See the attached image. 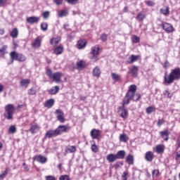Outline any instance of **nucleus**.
Instances as JSON below:
<instances>
[{"label":"nucleus","mask_w":180,"mask_h":180,"mask_svg":"<svg viewBox=\"0 0 180 180\" xmlns=\"http://www.w3.org/2000/svg\"><path fill=\"white\" fill-rule=\"evenodd\" d=\"M136 91H137V86L135 84H131L129 86L128 91L124 98V105H129L131 99L136 101L141 98V95H140V94H136Z\"/></svg>","instance_id":"f257e3e1"},{"label":"nucleus","mask_w":180,"mask_h":180,"mask_svg":"<svg viewBox=\"0 0 180 180\" xmlns=\"http://www.w3.org/2000/svg\"><path fill=\"white\" fill-rule=\"evenodd\" d=\"M180 79V69L176 68L172 70L169 75H165V82L166 84H171L174 81Z\"/></svg>","instance_id":"f03ea898"},{"label":"nucleus","mask_w":180,"mask_h":180,"mask_svg":"<svg viewBox=\"0 0 180 180\" xmlns=\"http://www.w3.org/2000/svg\"><path fill=\"white\" fill-rule=\"evenodd\" d=\"M46 75L49 79H53L56 84H61L63 80L61 77H64V74L60 72H53L51 69L46 70Z\"/></svg>","instance_id":"7ed1b4c3"},{"label":"nucleus","mask_w":180,"mask_h":180,"mask_svg":"<svg viewBox=\"0 0 180 180\" xmlns=\"http://www.w3.org/2000/svg\"><path fill=\"white\" fill-rule=\"evenodd\" d=\"M6 113L4 117L7 120H12L13 119V114L15 113V106L13 104H8L5 106Z\"/></svg>","instance_id":"20e7f679"},{"label":"nucleus","mask_w":180,"mask_h":180,"mask_svg":"<svg viewBox=\"0 0 180 180\" xmlns=\"http://www.w3.org/2000/svg\"><path fill=\"white\" fill-rule=\"evenodd\" d=\"M126 105L127 104H124V100H122V105L121 107L119 108V114L121 116V117H122V119H127V110H126Z\"/></svg>","instance_id":"39448f33"},{"label":"nucleus","mask_w":180,"mask_h":180,"mask_svg":"<svg viewBox=\"0 0 180 180\" xmlns=\"http://www.w3.org/2000/svg\"><path fill=\"white\" fill-rule=\"evenodd\" d=\"M160 26L162 27L163 30H165L167 33H174L175 32V29L172 25L167 23V22H162Z\"/></svg>","instance_id":"423d86ee"},{"label":"nucleus","mask_w":180,"mask_h":180,"mask_svg":"<svg viewBox=\"0 0 180 180\" xmlns=\"http://www.w3.org/2000/svg\"><path fill=\"white\" fill-rule=\"evenodd\" d=\"M70 129L71 128L67 125H60L56 129V130L58 136H60V134H63V133H67Z\"/></svg>","instance_id":"0eeeda50"},{"label":"nucleus","mask_w":180,"mask_h":180,"mask_svg":"<svg viewBox=\"0 0 180 180\" xmlns=\"http://www.w3.org/2000/svg\"><path fill=\"white\" fill-rule=\"evenodd\" d=\"M57 115L56 118L60 123H64L65 122V118H64V112L61 109H58L55 112Z\"/></svg>","instance_id":"6e6552de"},{"label":"nucleus","mask_w":180,"mask_h":180,"mask_svg":"<svg viewBox=\"0 0 180 180\" xmlns=\"http://www.w3.org/2000/svg\"><path fill=\"white\" fill-rule=\"evenodd\" d=\"M33 160L37 161V162H39V164H46L47 162V158L41 155L34 156Z\"/></svg>","instance_id":"1a4fd4ad"},{"label":"nucleus","mask_w":180,"mask_h":180,"mask_svg":"<svg viewBox=\"0 0 180 180\" xmlns=\"http://www.w3.org/2000/svg\"><path fill=\"white\" fill-rule=\"evenodd\" d=\"M57 136L58 134H57L56 129H50L45 134L46 139H51L52 137H57Z\"/></svg>","instance_id":"9d476101"},{"label":"nucleus","mask_w":180,"mask_h":180,"mask_svg":"<svg viewBox=\"0 0 180 180\" xmlns=\"http://www.w3.org/2000/svg\"><path fill=\"white\" fill-rule=\"evenodd\" d=\"M90 136L94 140L98 139L101 136V130L93 129L90 132Z\"/></svg>","instance_id":"9b49d317"},{"label":"nucleus","mask_w":180,"mask_h":180,"mask_svg":"<svg viewBox=\"0 0 180 180\" xmlns=\"http://www.w3.org/2000/svg\"><path fill=\"white\" fill-rule=\"evenodd\" d=\"M39 21H40L39 17L32 16V17H28L27 18V23H30V25H33L34 23H39Z\"/></svg>","instance_id":"f8f14e48"},{"label":"nucleus","mask_w":180,"mask_h":180,"mask_svg":"<svg viewBox=\"0 0 180 180\" xmlns=\"http://www.w3.org/2000/svg\"><path fill=\"white\" fill-rule=\"evenodd\" d=\"M32 46L34 47V49H40L41 46V39H40V37H38L34 39V42L32 44Z\"/></svg>","instance_id":"ddd939ff"},{"label":"nucleus","mask_w":180,"mask_h":180,"mask_svg":"<svg viewBox=\"0 0 180 180\" xmlns=\"http://www.w3.org/2000/svg\"><path fill=\"white\" fill-rule=\"evenodd\" d=\"M145 160L148 162H151L154 160V153L152 151H148L145 154Z\"/></svg>","instance_id":"4468645a"},{"label":"nucleus","mask_w":180,"mask_h":180,"mask_svg":"<svg viewBox=\"0 0 180 180\" xmlns=\"http://www.w3.org/2000/svg\"><path fill=\"white\" fill-rule=\"evenodd\" d=\"M63 51H64V47H63V46H58L56 48H55L53 50V53L56 56H60V54H63Z\"/></svg>","instance_id":"2eb2a0df"},{"label":"nucleus","mask_w":180,"mask_h":180,"mask_svg":"<svg viewBox=\"0 0 180 180\" xmlns=\"http://www.w3.org/2000/svg\"><path fill=\"white\" fill-rule=\"evenodd\" d=\"M58 91H60V86H55L49 89L48 92L50 94V95H56V94H58Z\"/></svg>","instance_id":"dca6fc26"},{"label":"nucleus","mask_w":180,"mask_h":180,"mask_svg":"<svg viewBox=\"0 0 180 180\" xmlns=\"http://www.w3.org/2000/svg\"><path fill=\"white\" fill-rule=\"evenodd\" d=\"M126 162L129 165H133L134 164V157L133 155L129 154L126 158Z\"/></svg>","instance_id":"f3484780"},{"label":"nucleus","mask_w":180,"mask_h":180,"mask_svg":"<svg viewBox=\"0 0 180 180\" xmlns=\"http://www.w3.org/2000/svg\"><path fill=\"white\" fill-rule=\"evenodd\" d=\"M106 160L107 161H108V162H115V161L117 160V158H116V155L111 153L107 155Z\"/></svg>","instance_id":"a211bd4d"},{"label":"nucleus","mask_w":180,"mask_h":180,"mask_svg":"<svg viewBox=\"0 0 180 180\" xmlns=\"http://www.w3.org/2000/svg\"><path fill=\"white\" fill-rule=\"evenodd\" d=\"M126 156V152L124 150H120L115 155L117 160H123Z\"/></svg>","instance_id":"6ab92c4d"},{"label":"nucleus","mask_w":180,"mask_h":180,"mask_svg":"<svg viewBox=\"0 0 180 180\" xmlns=\"http://www.w3.org/2000/svg\"><path fill=\"white\" fill-rule=\"evenodd\" d=\"M45 108H48V109H50V108H53L54 106V99L50 98L49 100L46 101L44 103Z\"/></svg>","instance_id":"aec40b11"},{"label":"nucleus","mask_w":180,"mask_h":180,"mask_svg":"<svg viewBox=\"0 0 180 180\" xmlns=\"http://www.w3.org/2000/svg\"><path fill=\"white\" fill-rule=\"evenodd\" d=\"M86 46V41L82 39H80L77 41V49H79V50L82 49H85Z\"/></svg>","instance_id":"412c9836"},{"label":"nucleus","mask_w":180,"mask_h":180,"mask_svg":"<svg viewBox=\"0 0 180 180\" xmlns=\"http://www.w3.org/2000/svg\"><path fill=\"white\" fill-rule=\"evenodd\" d=\"M40 127H39V125L37 124H34L32 125L30 129V133H32V134H36L37 131H39Z\"/></svg>","instance_id":"4be33fe9"},{"label":"nucleus","mask_w":180,"mask_h":180,"mask_svg":"<svg viewBox=\"0 0 180 180\" xmlns=\"http://www.w3.org/2000/svg\"><path fill=\"white\" fill-rule=\"evenodd\" d=\"M61 41V37H53L51 39V44L52 46H57L58 43Z\"/></svg>","instance_id":"5701e85b"},{"label":"nucleus","mask_w":180,"mask_h":180,"mask_svg":"<svg viewBox=\"0 0 180 180\" xmlns=\"http://www.w3.org/2000/svg\"><path fill=\"white\" fill-rule=\"evenodd\" d=\"M29 84H30L29 79H22L20 82V86H25V88H27Z\"/></svg>","instance_id":"b1692460"},{"label":"nucleus","mask_w":180,"mask_h":180,"mask_svg":"<svg viewBox=\"0 0 180 180\" xmlns=\"http://www.w3.org/2000/svg\"><path fill=\"white\" fill-rule=\"evenodd\" d=\"M77 151V147L75 146H67L65 148V153L68 154V153H75Z\"/></svg>","instance_id":"393cba45"},{"label":"nucleus","mask_w":180,"mask_h":180,"mask_svg":"<svg viewBox=\"0 0 180 180\" xmlns=\"http://www.w3.org/2000/svg\"><path fill=\"white\" fill-rule=\"evenodd\" d=\"M164 150H165V146H164V145H158L155 147V151L158 154L164 153Z\"/></svg>","instance_id":"a878e982"},{"label":"nucleus","mask_w":180,"mask_h":180,"mask_svg":"<svg viewBox=\"0 0 180 180\" xmlns=\"http://www.w3.org/2000/svg\"><path fill=\"white\" fill-rule=\"evenodd\" d=\"M111 77L113 79V81H115V82H119L121 78L120 75L115 72L111 73Z\"/></svg>","instance_id":"bb28decb"},{"label":"nucleus","mask_w":180,"mask_h":180,"mask_svg":"<svg viewBox=\"0 0 180 180\" xmlns=\"http://www.w3.org/2000/svg\"><path fill=\"white\" fill-rule=\"evenodd\" d=\"M120 141H122V143H127V141H129V136H127L126 134H120Z\"/></svg>","instance_id":"cd10ccee"},{"label":"nucleus","mask_w":180,"mask_h":180,"mask_svg":"<svg viewBox=\"0 0 180 180\" xmlns=\"http://www.w3.org/2000/svg\"><path fill=\"white\" fill-rule=\"evenodd\" d=\"M99 46H96L91 48V54L93 56H98L99 54Z\"/></svg>","instance_id":"c85d7f7f"},{"label":"nucleus","mask_w":180,"mask_h":180,"mask_svg":"<svg viewBox=\"0 0 180 180\" xmlns=\"http://www.w3.org/2000/svg\"><path fill=\"white\" fill-rule=\"evenodd\" d=\"M19 56V53H16V51H12L10 53V57L12 60V63H13V60H18V57Z\"/></svg>","instance_id":"c756f323"},{"label":"nucleus","mask_w":180,"mask_h":180,"mask_svg":"<svg viewBox=\"0 0 180 180\" xmlns=\"http://www.w3.org/2000/svg\"><path fill=\"white\" fill-rule=\"evenodd\" d=\"M86 65V62H85L84 60H79L77 62V66L78 67V68H85Z\"/></svg>","instance_id":"7c9ffc66"},{"label":"nucleus","mask_w":180,"mask_h":180,"mask_svg":"<svg viewBox=\"0 0 180 180\" xmlns=\"http://www.w3.org/2000/svg\"><path fill=\"white\" fill-rule=\"evenodd\" d=\"M136 19L138 22H143L146 19V15L140 13L136 15Z\"/></svg>","instance_id":"2f4dec72"},{"label":"nucleus","mask_w":180,"mask_h":180,"mask_svg":"<svg viewBox=\"0 0 180 180\" xmlns=\"http://www.w3.org/2000/svg\"><path fill=\"white\" fill-rule=\"evenodd\" d=\"M139 72V69L137 68H132L130 72H129V74H130L131 75V77H134V78H136V77H137V74Z\"/></svg>","instance_id":"473e14b6"},{"label":"nucleus","mask_w":180,"mask_h":180,"mask_svg":"<svg viewBox=\"0 0 180 180\" xmlns=\"http://www.w3.org/2000/svg\"><path fill=\"white\" fill-rule=\"evenodd\" d=\"M93 75L94 77H97V78H99V77H101V69L94 68L93 70Z\"/></svg>","instance_id":"72a5a7b5"},{"label":"nucleus","mask_w":180,"mask_h":180,"mask_svg":"<svg viewBox=\"0 0 180 180\" xmlns=\"http://www.w3.org/2000/svg\"><path fill=\"white\" fill-rule=\"evenodd\" d=\"M18 34H19V32L18 31V30L16 28H14L11 31L10 36H11L13 37V39H16V37H18Z\"/></svg>","instance_id":"f704fd0d"},{"label":"nucleus","mask_w":180,"mask_h":180,"mask_svg":"<svg viewBox=\"0 0 180 180\" xmlns=\"http://www.w3.org/2000/svg\"><path fill=\"white\" fill-rule=\"evenodd\" d=\"M139 60V56H134V55H131L129 57V64H133V63H136Z\"/></svg>","instance_id":"c9c22d12"},{"label":"nucleus","mask_w":180,"mask_h":180,"mask_svg":"<svg viewBox=\"0 0 180 180\" xmlns=\"http://www.w3.org/2000/svg\"><path fill=\"white\" fill-rule=\"evenodd\" d=\"M160 134L162 137V139H164L166 141H168V131H160Z\"/></svg>","instance_id":"e433bc0d"},{"label":"nucleus","mask_w":180,"mask_h":180,"mask_svg":"<svg viewBox=\"0 0 180 180\" xmlns=\"http://www.w3.org/2000/svg\"><path fill=\"white\" fill-rule=\"evenodd\" d=\"M8 172H9V169L6 168L1 174H0V179L4 180L8 175Z\"/></svg>","instance_id":"4c0bfd02"},{"label":"nucleus","mask_w":180,"mask_h":180,"mask_svg":"<svg viewBox=\"0 0 180 180\" xmlns=\"http://www.w3.org/2000/svg\"><path fill=\"white\" fill-rule=\"evenodd\" d=\"M67 15H68V11L63 10L58 13V18H64V16H67Z\"/></svg>","instance_id":"58836bf2"},{"label":"nucleus","mask_w":180,"mask_h":180,"mask_svg":"<svg viewBox=\"0 0 180 180\" xmlns=\"http://www.w3.org/2000/svg\"><path fill=\"white\" fill-rule=\"evenodd\" d=\"M8 133L11 134L16 133V127L15 125L10 126L8 129Z\"/></svg>","instance_id":"ea45409f"},{"label":"nucleus","mask_w":180,"mask_h":180,"mask_svg":"<svg viewBox=\"0 0 180 180\" xmlns=\"http://www.w3.org/2000/svg\"><path fill=\"white\" fill-rule=\"evenodd\" d=\"M6 49H8L6 45H4L2 48L0 49V54L1 56H5V54H6Z\"/></svg>","instance_id":"a19ab883"},{"label":"nucleus","mask_w":180,"mask_h":180,"mask_svg":"<svg viewBox=\"0 0 180 180\" xmlns=\"http://www.w3.org/2000/svg\"><path fill=\"white\" fill-rule=\"evenodd\" d=\"M49 27V24L47 22L41 23V29L43 32H46Z\"/></svg>","instance_id":"79ce46f5"},{"label":"nucleus","mask_w":180,"mask_h":180,"mask_svg":"<svg viewBox=\"0 0 180 180\" xmlns=\"http://www.w3.org/2000/svg\"><path fill=\"white\" fill-rule=\"evenodd\" d=\"M26 60V57H25V56H23V54L22 53H18V57L17 58V61H25Z\"/></svg>","instance_id":"37998d69"},{"label":"nucleus","mask_w":180,"mask_h":180,"mask_svg":"<svg viewBox=\"0 0 180 180\" xmlns=\"http://www.w3.org/2000/svg\"><path fill=\"white\" fill-rule=\"evenodd\" d=\"M152 175L153 176V178H157L158 176V175H160V170L159 169H154L152 172Z\"/></svg>","instance_id":"c03bdc74"},{"label":"nucleus","mask_w":180,"mask_h":180,"mask_svg":"<svg viewBox=\"0 0 180 180\" xmlns=\"http://www.w3.org/2000/svg\"><path fill=\"white\" fill-rule=\"evenodd\" d=\"M160 13H162L163 15H169V9L168 8L166 9L160 8Z\"/></svg>","instance_id":"a18cd8bd"},{"label":"nucleus","mask_w":180,"mask_h":180,"mask_svg":"<svg viewBox=\"0 0 180 180\" xmlns=\"http://www.w3.org/2000/svg\"><path fill=\"white\" fill-rule=\"evenodd\" d=\"M108 36L109 35L107 34H101L100 39L102 40V41H106L108 40Z\"/></svg>","instance_id":"49530a36"},{"label":"nucleus","mask_w":180,"mask_h":180,"mask_svg":"<svg viewBox=\"0 0 180 180\" xmlns=\"http://www.w3.org/2000/svg\"><path fill=\"white\" fill-rule=\"evenodd\" d=\"M132 43H140V37H137L136 35H134L132 37Z\"/></svg>","instance_id":"de8ad7c7"},{"label":"nucleus","mask_w":180,"mask_h":180,"mask_svg":"<svg viewBox=\"0 0 180 180\" xmlns=\"http://www.w3.org/2000/svg\"><path fill=\"white\" fill-rule=\"evenodd\" d=\"M37 91L34 88H31L30 90H28V95H36Z\"/></svg>","instance_id":"09e8293b"},{"label":"nucleus","mask_w":180,"mask_h":180,"mask_svg":"<svg viewBox=\"0 0 180 180\" xmlns=\"http://www.w3.org/2000/svg\"><path fill=\"white\" fill-rule=\"evenodd\" d=\"M146 110L148 115H150V113H153V112H154V108H153L152 106H149L146 108Z\"/></svg>","instance_id":"8fccbe9b"},{"label":"nucleus","mask_w":180,"mask_h":180,"mask_svg":"<svg viewBox=\"0 0 180 180\" xmlns=\"http://www.w3.org/2000/svg\"><path fill=\"white\" fill-rule=\"evenodd\" d=\"M49 16H50L49 11H44L42 13V17L44 18V19H49Z\"/></svg>","instance_id":"3c124183"},{"label":"nucleus","mask_w":180,"mask_h":180,"mask_svg":"<svg viewBox=\"0 0 180 180\" xmlns=\"http://www.w3.org/2000/svg\"><path fill=\"white\" fill-rule=\"evenodd\" d=\"M68 4H70V5H76L77 4L78 0H65Z\"/></svg>","instance_id":"603ef678"},{"label":"nucleus","mask_w":180,"mask_h":180,"mask_svg":"<svg viewBox=\"0 0 180 180\" xmlns=\"http://www.w3.org/2000/svg\"><path fill=\"white\" fill-rule=\"evenodd\" d=\"M91 60H92L94 63H96V61H98V60H99V56H98V55H93L91 58Z\"/></svg>","instance_id":"864d4df0"},{"label":"nucleus","mask_w":180,"mask_h":180,"mask_svg":"<svg viewBox=\"0 0 180 180\" xmlns=\"http://www.w3.org/2000/svg\"><path fill=\"white\" fill-rule=\"evenodd\" d=\"M91 151H93V153H98V146H96L95 143L91 146Z\"/></svg>","instance_id":"5fc2aeb1"},{"label":"nucleus","mask_w":180,"mask_h":180,"mask_svg":"<svg viewBox=\"0 0 180 180\" xmlns=\"http://www.w3.org/2000/svg\"><path fill=\"white\" fill-rule=\"evenodd\" d=\"M145 4L148 6H154V3L153 1H150V0H147L145 1Z\"/></svg>","instance_id":"6e6d98bb"},{"label":"nucleus","mask_w":180,"mask_h":180,"mask_svg":"<svg viewBox=\"0 0 180 180\" xmlns=\"http://www.w3.org/2000/svg\"><path fill=\"white\" fill-rule=\"evenodd\" d=\"M164 123H165V121L164 120V119L159 120L158 122V127H160V126H162V124H164Z\"/></svg>","instance_id":"4d7b16f0"},{"label":"nucleus","mask_w":180,"mask_h":180,"mask_svg":"<svg viewBox=\"0 0 180 180\" xmlns=\"http://www.w3.org/2000/svg\"><path fill=\"white\" fill-rule=\"evenodd\" d=\"M60 180H70L68 175H63L59 178Z\"/></svg>","instance_id":"13d9d810"},{"label":"nucleus","mask_w":180,"mask_h":180,"mask_svg":"<svg viewBox=\"0 0 180 180\" xmlns=\"http://www.w3.org/2000/svg\"><path fill=\"white\" fill-rule=\"evenodd\" d=\"M127 175H129V173H127V172H124L122 174V179L127 180Z\"/></svg>","instance_id":"bf43d9fd"},{"label":"nucleus","mask_w":180,"mask_h":180,"mask_svg":"<svg viewBox=\"0 0 180 180\" xmlns=\"http://www.w3.org/2000/svg\"><path fill=\"white\" fill-rule=\"evenodd\" d=\"M121 165H123V162L122 161H118L115 163V167H116L117 168H118L119 167H120Z\"/></svg>","instance_id":"052dcab7"},{"label":"nucleus","mask_w":180,"mask_h":180,"mask_svg":"<svg viewBox=\"0 0 180 180\" xmlns=\"http://www.w3.org/2000/svg\"><path fill=\"white\" fill-rule=\"evenodd\" d=\"M46 180H57V179H56V177H54L53 176H46Z\"/></svg>","instance_id":"680f3d73"},{"label":"nucleus","mask_w":180,"mask_h":180,"mask_svg":"<svg viewBox=\"0 0 180 180\" xmlns=\"http://www.w3.org/2000/svg\"><path fill=\"white\" fill-rule=\"evenodd\" d=\"M55 4H56V5H61L63 4V0H53Z\"/></svg>","instance_id":"e2e57ef3"},{"label":"nucleus","mask_w":180,"mask_h":180,"mask_svg":"<svg viewBox=\"0 0 180 180\" xmlns=\"http://www.w3.org/2000/svg\"><path fill=\"white\" fill-rule=\"evenodd\" d=\"M5 4H6V0H0V6H4Z\"/></svg>","instance_id":"0e129e2a"},{"label":"nucleus","mask_w":180,"mask_h":180,"mask_svg":"<svg viewBox=\"0 0 180 180\" xmlns=\"http://www.w3.org/2000/svg\"><path fill=\"white\" fill-rule=\"evenodd\" d=\"M165 68H167L168 67H169V62H168V60H166L165 62V65H164Z\"/></svg>","instance_id":"69168bd1"},{"label":"nucleus","mask_w":180,"mask_h":180,"mask_svg":"<svg viewBox=\"0 0 180 180\" xmlns=\"http://www.w3.org/2000/svg\"><path fill=\"white\" fill-rule=\"evenodd\" d=\"M166 94L167 95V98H172V94L171 93H169V91H166Z\"/></svg>","instance_id":"338daca9"},{"label":"nucleus","mask_w":180,"mask_h":180,"mask_svg":"<svg viewBox=\"0 0 180 180\" xmlns=\"http://www.w3.org/2000/svg\"><path fill=\"white\" fill-rule=\"evenodd\" d=\"M176 161H179V160H180V153L176 155Z\"/></svg>","instance_id":"774afa93"}]
</instances>
